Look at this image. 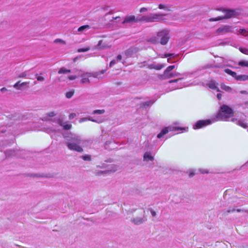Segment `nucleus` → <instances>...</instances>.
<instances>
[{
    "mask_svg": "<svg viewBox=\"0 0 248 248\" xmlns=\"http://www.w3.org/2000/svg\"><path fill=\"white\" fill-rule=\"evenodd\" d=\"M138 51V50L137 47H131L125 51L124 54L127 58H129L132 57Z\"/></svg>",
    "mask_w": 248,
    "mask_h": 248,
    "instance_id": "9b49d317",
    "label": "nucleus"
},
{
    "mask_svg": "<svg viewBox=\"0 0 248 248\" xmlns=\"http://www.w3.org/2000/svg\"><path fill=\"white\" fill-rule=\"evenodd\" d=\"M20 81H18L16 83H15L13 87L16 88V89H17V90H21L22 88H21V86H20Z\"/></svg>",
    "mask_w": 248,
    "mask_h": 248,
    "instance_id": "79ce46f5",
    "label": "nucleus"
},
{
    "mask_svg": "<svg viewBox=\"0 0 248 248\" xmlns=\"http://www.w3.org/2000/svg\"><path fill=\"white\" fill-rule=\"evenodd\" d=\"M71 72V70L69 69H66L64 67H62L60 69V70L58 71V73L60 74H66L67 73H70Z\"/></svg>",
    "mask_w": 248,
    "mask_h": 248,
    "instance_id": "cd10ccee",
    "label": "nucleus"
},
{
    "mask_svg": "<svg viewBox=\"0 0 248 248\" xmlns=\"http://www.w3.org/2000/svg\"><path fill=\"white\" fill-rule=\"evenodd\" d=\"M177 55L174 53H166L164 54V57H170L171 58V59L174 58Z\"/></svg>",
    "mask_w": 248,
    "mask_h": 248,
    "instance_id": "58836bf2",
    "label": "nucleus"
},
{
    "mask_svg": "<svg viewBox=\"0 0 248 248\" xmlns=\"http://www.w3.org/2000/svg\"><path fill=\"white\" fill-rule=\"evenodd\" d=\"M232 27L229 25L222 26L217 29L216 32L219 35L225 34L232 32Z\"/></svg>",
    "mask_w": 248,
    "mask_h": 248,
    "instance_id": "6e6552de",
    "label": "nucleus"
},
{
    "mask_svg": "<svg viewBox=\"0 0 248 248\" xmlns=\"http://www.w3.org/2000/svg\"><path fill=\"white\" fill-rule=\"evenodd\" d=\"M89 120H90L91 121H93V122H96V123H102V122H103L104 121L105 118L101 117V118H97L96 119H93L91 118H89Z\"/></svg>",
    "mask_w": 248,
    "mask_h": 248,
    "instance_id": "bb28decb",
    "label": "nucleus"
},
{
    "mask_svg": "<svg viewBox=\"0 0 248 248\" xmlns=\"http://www.w3.org/2000/svg\"><path fill=\"white\" fill-rule=\"evenodd\" d=\"M77 78V76H70L68 77V79L70 80H74L76 78Z\"/></svg>",
    "mask_w": 248,
    "mask_h": 248,
    "instance_id": "864d4df0",
    "label": "nucleus"
},
{
    "mask_svg": "<svg viewBox=\"0 0 248 248\" xmlns=\"http://www.w3.org/2000/svg\"><path fill=\"white\" fill-rule=\"evenodd\" d=\"M90 29V26L88 25H83L82 26H80L78 28V31L81 32L83 31H85L86 30H88Z\"/></svg>",
    "mask_w": 248,
    "mask_h": 248,
    "instance_id": "c756f323",
    "label": "nucleus"
},
{
    "mask_svg": "<svg viewBox=\"0 0 248 248\" xmlns=\"http://www.w3.org/2000/svg\"><path fill=\"white\" fill-rule=\"evenodd\" d=\"M4 153L6 156H11L16 155V151L14 150H6L4 152Z\"/></svg>",
    "mask_w": 248,
    "mask_h": 248,
    "instance_id": "aec40b11",
    "label": "nucleus"
},
{
    "mask_svg": "<svg viewBox=\"0 0 248 248\" xmlns=\"http://www.w3.org/2000/svg\"><path fill=\"white\" fill-rule=\"evenodd\" d=\"M81 82L83 83L89 82V79L87 78H83L81 79Z\"/></svg>",
    "mask_w": 248,
    "mask_h": 248,
    "instance_id": "a18cd8bd",
    "label": "nucleus"
},
{
    "mask_svg": "<svg viewBox=\"0 0 248 248\" xmlns=\"http://www.w3.org/2000/svg\"><path fill=\"white\" fill-rule=\"evenodd\" d=\"M166 14L161 13H150L147 15H139L136 17V22L145 21L147 22H158L163 19Z\"/></svg>",
    "mask_w": 248,
    "mask_h": 248,
    "instance_id": "7ed1b4c3",
    "label": "nucleus"
},
{
    "mask_svg": "<svg viewBox=\"0 0 248 248\" xmlns=\"http://www.w3.org/2000/svg\"><path fill=\"white\" fill-rule=\"evenodd\" d=\"M235 211H237V212H240L242 211V210L240 209H238L236 210L234 208H232L230 207L228 210L225 211V212H226L227 213H230L234 212Z\"/></svg>",
    "mask_w": 248,
    "mask_h": 248,
    "instance_id": "2f4dec72",
    "label": "nucleus"
},
{
    "mask_svg": "<svg viewBox=\"0 0 248 248\" xmlns=\"http://www.w3.org/2000/svg\"><path fill=\"white\" fill-rule=\"evenodd\" d=\"M224 71L225 73L232 76V77L234 78H235V77H236L237 74L235 72H233L229 69H226L224 70Z\"/></svg>",
    "mask_w": 248,
    "mask_h": 248,
    "instance_id": "b1692460",
    "label": "nucleus"
},
{
    "mask_svg": "<svg viewBox=\"0 0 248 248\" xmlns=\"http://www.w3.org/2000/svg\"><path fill=\"white\" fill-rule=\"evenodd\" d=\"M214 122H216V121H214V118H213L212 119L199 120L193 125V128L194 129L202 128L207 125L212 124Z\"/></svg>",
    "mask_w": 248,
    "mask_h": 248,
    "instance_id": "39448f33",
    "label": "nucleus"
},
{
    "mask_svg": "<svg viewBox=\"0 0 248 248\" xmlns=\"http://www.w3.org/2000/svg\"><path fill=\"white\" fill-rule=\"evenodd\" d=\"M154 156L152 155L151 153L149 152L145 153L143 155V160L144 161H149L154 160Z\"/></svg>",
    "mask_w": 248,
    "mask_h": 248,
    "instance_id": "f3484780",
    "label": "nucleus"
},
{
    "mask_svg": "<svg viewBox=\"0 0 248 248\" xmlns=\"http://www.w3.org/2000/svg\"><path fill=\"white\" fill-rule=\"evenodd\" d=\"M166 66V64H155V69L159 70Z\"/></svg>",
    "mask_w": 248,
    "mask_h": 248,
    "instance_id": "a19ab883",
    "label": "nucleus"
},
{
    "mask_svg": "<svg viewBox=\"0 0 248 248\" xmlns=\"http://www.w3.org/2000/svg\"><path fill=\"white\" fill-rule=\"evenodd\" d=\"M104 109H96L94 111H93L92 114H103L105 112Z\"/></svg>",
    "mask_w": 248,
    "mask_h": 248,
    "instance_id": "c9c22d12",
    "label": "nucleus"
},
{
    "mask_svg": "<svg viewBox=\"0 0 248 248\" xmlns=\"http://www.w3.org/2000/svg\"><path fill=\"white\" fill-rule=\"evenodd\" d=\"M147 11V9L144 7L140 8V13H143Z\"/></svg>",
    "mask_w": 248,
    "mask_h": 248,
    "instance_id": "6e6d98bb",
    "label": "nucleus"
},
{
    "mask_svg": "<svg viewBox=\"0 0 248 248\" xmlns=\"http://www.w3.org/2000/svg\"><path fill=\"white\" fill-rule=\"evenodd\" d=\"M239 93L241 94H248V92L246 91H241L239 92Z\"/></svg>",
    "mask_w": 248,
    "mask_h": 248,
    "instance_id": "052dcab7",
    "label": "nucleus"
},
{
    "mask_svg": "<svg viewBox=\"0 0 248 248\" xmlns=\"http://www.w3.org/2000/svg\"><path fill=\"white\" fill-rule=\"evenodd\" d=\"M136 17L134 16H128L125 17L122 24L126 23H136Z\"/></svg>",
    "mask_w": 248,
    "mask_h": 248,
    "instance_id": "4468645a",
    "label": "nucleus"
},
{
    "mask_svg": "<svg viewBox=\"0 0 248 248\" xmlns=\"http://www.w3.org/2000/svg\"><path fill=\"white\" fill-rule=\"evenodd\" d=\"M112 168V169H108V170H104V171H97L96 170H93V173L96 175H98V176H100L101 175H104V174H108L109 173V172H114L116 170V169H113V168L115 167V166H113V167H111Z\"/></svg>",
    "mask_w": 248,
    "mask_h": 248,
    "instance_id": "f8f14e48",
    "label": "nucleus"
},
{
    "mask_svg": "<svg viewBox=\"0 0 248 248\" xmlns=\"http://www.w3.org/2000/svg\"><path fill=\"white\" fill-rule=\"evenodd\" d=\"M76 115L75 113H72L71 114H70L69 115V119H73L74 118H75L76 117Z\"/></svg>",
    "mask_w": 248,
    "mask_h": 248,
    "instance_id": "5fc2aeb1",
    "label": "nucleus"
},
{
    "mask_svg": "<svg viewBox=\"0 0 248 248\" xmlns=\"http://www.w3.org/2000/svg\"><path fill=\"white\" fill-rule=\"evenodd\" d=\"M149 67L150 69H155V64H150L149 66Z\"/></svg>",
    "mask_w": 248,
    "mask_h": 248,
    "instance_id": "e2e57ef3",
    "label": "nucleus"
},
{
    "mask_svg": "<svg viewBox=\"0 0 248 248\" xmlns=\"http://www.w3.org/2000/svg\"><path fill=\"white\" fill-rule=\"evenodd\" d=\"M0 91H1V92H4V91H7V89H6V88H5V87H3V88H2L0 89Z\"/></svg>",
    "mask_w": 248,
    "mask_h": 248,
    "instance_id": "0e129e2a",
    "label": "nucleus"
},
{
    "mask_svg": "<svg viewBox=\"0 0 248 248\" xmlns=\"http://www.w3.org/2000/svg\"><path fill=\"white\" fill-rule=\"evenodd\" d=\"M27 78L29 79H33L35 78V76H37L38 75L37 74L34 75L33 73H31V70L27 71Z\"/></svg>",
    "mask_w": 248,
    "mask_h": 248,
    "instance_id": "c85d7f7f",
    "label": "nucleus"
},
{
    "mask_svg": "<svg viewBox=\"0 0 248 248\" xmlns=\"http://www.w3.org/2000/svg\"><path fill=\"white\" fill-rule=\"evenodd\" d=\"M184 128L176 127L173 126H170L166 127L164 128L157 135V138L158 139H160L163 137V136L169 133V132L171 131H176L184 129Z\"/></svg>",
    "mask_w": 248,
    "mask_h": 248,
    "instance_id": "0eeeda50",
    "label": "nucleus"
},
{
    "mask_svg": "<svg viewBox=\"0 0 248 248\" xmlns=\"http://www.w3.org/2000/svg\"><path fill=\"white\" fill-rule=\"evenodd\" d=\"M74 91H73V90L68 92L65 94L66 97L67 98H70L74 95Z\"/></svg>",
    "mask_w": 248,
    "mask_h": 248,
    "instance_id": "4c0bfd02",
    "label": "nucleus"
},
{
    "mask_svg": "<svg viewBox=\"0 0 248 248\" xmlns=\"http://www.w3.org/2000/svg\"><path fill=\"white\" fill-rule=\"evenodd\" d=\"M27 71H24L17 75V77L19 78H27Z\"/></svg>",
    "mask_w": 248,
    "mask_h": 248,
    "instance_id": "ea45409f",
    "label": "nucleus"
},
{
    "mask_svg": "<svg viewBox=\"0 0 248 248\" xmlns=\"http://www.w3.org/2000/svg\"><path fill=\"white\" fill-rule=\"evenodd\" d=\"M168 62L170 63H173L176 62V61H172V59H171V58H169L168 59Z\"/></svg>",
    "mask_w": 248,
    "mask_h": 248,
    "instance_id": "680f3d73",
    "label": "nucleus"
},
{
    "mask_svg": "<svg viewBox=\"0 0 248 248\" xmlns=\"http://www.w3.org/2000/svg\"><path fill=\"white\" fill-rule=\"evenodd\" d=\"M56 114L54 111H52L46 114V115L49 117H53L55 116Z\"/></svg>",
    "mask_w": 248,
    "mask_h": 248,
    "instance_id": "8fccbe9b",
    "label": "nucleus"
},
{
    "mask_svg": "<svg viewBox=\"0 0 248 248\" xmlns=\"http://www.w3.org/2000/svg\"><path fill=\"white\" fill-rule=\"evenodd\" d=\"M29 83V82H24L20 83V86H21V88H22L23 86H25Z\"/></svg>",
    "mask_w": 248,
    "mask_h": 248,
    "instance_id": "13d9d810",
    "label": "nucleus"
},
{
    "mask_svg": "<svg viewBox=\"0 0 248 248\" xmlns=\"http://www.w3.org/2000/svg\"><path fill=\"white\" fill-rule=\"evenodd\" d=\"M158 8L160 9H164L168 11L170 10L168 7L162 4H159Z\"/></svg>",
    "mask_w": 248,
    "mask_h": 248,
    "instance_id": "37998d69",
    "label": "nucleus"
},
{
    "mask_svg": "<svg viewBox=\"0 0 248 248\" xmlns=\"http://www.w3.org/2000/svg\"><path fill=\"white\" fill-rule=\"evenodd\" d=\"M148 210L151 212V215L153 217H155L156 216V212L154 211L152 208H150Z\"/></svg>",
    "mask_w": 248,
    "mask_h": 248,
    "instance_id": "09e8293b",
    "label": "nucleus"
},
{
    "mask_svg": "<svg viewBox=\"0 0 248 248\" xmlns=\"http://www.w3.org/2000/svg\"><path fill=\"white\" fill-rule=\"evenodd\" d=\"M35 77L37 78V80L42 81L44 80V78L41 76H35Z\"/></svg>",
    "mask_w": 248,
    "mask_h": 248,
    "instance_id": "603ef678",
    "label": "nucleus"
},
{
    "mask_svg": "<svg viewBox=\"0 0 248 248\" xmlns=\"http://www.w3.org/2000/svg\"><path fill=\"white\" fill-rule=\"evenodd\" d=\"M122 57L121 55H118L117 57H116V59H117V61H120L122 60Z\"/></svg>",
    "mask_w": 248,
    "mask_h": 248,
    "instance_id": "4d7b16f0",
    "label": "nucleus"
},
{
    "mask_svg": "<svg viewBox=\"0 0 248 248\" xmlns=\"http://www.w3.org/2000/svg\"><path fill=\"white\" fill-rule=\"evenodd\" d=\"M237 32L238 33L245 37H248V30L245 29H240Z\"/></svg>",
    "mask_w": 248,
    "mask_h": 248,
    "instance_id": "4be33fe9",
    "label": "nucleus"
},
{
    "mask_svg": "<svg viewBox=\"0 0 248 248\" xmlns=\"http://www.w3.org/2000/svg\"><path fill=\"white\" fill-rule=\"evenodd\" d=\"M61 125L62 126L63 129L65 130H69L72 127V125L67 123H63V124H61Z\"/></svg>",
    "mask_w": 248,
    "mask_h": 248,
    "instance_id": "a878e982",
    "label": "nucleus"
},
{
    "mask_svg": "<svg viewBox=\"0 0 248 248\" xmlns=\"http://www.w3.org/2000/svg\"><path fill=\"white\" fill-rule=\"evenodd\" d=\"M221 88L228 92H232V93H237V92L235 90L232 89L231 87L230 86H227L225 84H221Z\"/></svg>",
    "mask_w": 248,
    "mask_h": 248,
    "instance_id": "a211bd4d",
    "label": "nucleus"
},
{
    "mask_svg": "<svg viewBox=\"0 0 248 248\" xmlns=\"http://www.w3.org/2000/svg\"><path fill=\"white\" fill-rule=\"evenodd\" d=\"M239 65L243 67H248V61H241L239 62Z\"/></svg>",
    "mask_w": 248,
    "mask_h": 248,
    "instance_id": "f704fd0d",
    "label": "nucleus"
},
{
    "mask_svg": "<svg viewBox=\"0 0 248 248\" xmlns=\"http://www.w3.org/2000/svg\"><path fill=\"white\" fill-rule=\"evenodd\" d=\"M86 120V118H82V119H81L79 121V122H83V121H85Z\"/></svg>",
    "mask_w": 248,
    "mask_h": 248,
    "instance_id": "338daca9",
    "label": "nucleus"
},
{
    "mask_svg": "<svg viewBox=\"0 0 248 248\" xmlns=\"http://www.w3.org/2000/svg\"><path fill=\"white\" fill-rule=\"evenodd\" d=\"M184 78H179L178 79L174 80H171L169 81L170 83L176 84L174 86H172L171 90H174L178 89H181L183 87L181 83H179V81L183 79Z\"/></svg>",
    "mask_w": 248,
    "mask_h": 248,
    "instance_id": "9d476101",
    "label": "nucleus"
},
{
    "mask_svg": "<svg viewBox=\"0 0 248 248\" xmlns=\"http://www.w3.org/2000/svg\"><path fill=\"white\" fill-rule=\"evenodd\" d=\"M239 50L242 53L248 55V49L241 47Z\"/></svg>",
    "mask_w": 248,
    "mask_h": 248,
    "instance_id": "c03bdc74",
    "label": "nucleus"
},
{
    "mask_svg": "<svg viewBox=\"0 0 248 248\" xmlns=\"http://www.w3.org/2000/svg\"><path fill=\"white\" fill-rule=\"evenodd\" d=\"M236 106L238 108H242L243 109L248 108V101H245L243 103L237 104Z\"/></svg>",
    "mask_w": 248,
    "mask_h": 248,
    "instance_id": "5701e85b",
    "label": "nucleus"
},
{
    "mask_svg": "<svg viewBox=\"0 0 248 248\" xmlns=\"http://www.w3.org/2000/svg\"><path fill=\"white\" fill-rule=\"evenodd\" d=\"M90 49V46H87L84 48H80L78 49L77 51L78 52H86L88 51Z\"/></svg>",
    "mask_w": 248,
    "mask_h": 248,
    "instance_id": "e433bc0d",
    "label": "nucleus"
},
{
    "mask_svg": "<svg viewBox=\"0 0 248 248\" xmlns=\"http://www.w3.org/2000/svg\"><path fill=\"white\" fill-rule=\"evenodd\" d=\"M194 175V173H191L189 174V176H190V177H192V176H193Z\"/></svg>",
    "mask_w": 248,
    "mask_h": 248,
    "instance_id": "774afa93",
    "label": "nucleus"
},
{
    "mask_svg": "<svg viewBox=\"0 0 248 248\" xmlns=\"http://www.w3.org/2000/svg\"><path fill=\"white\" fill-rule=\"evenodd\" d=\"M64 138L66 139L65 145L68 149L79 153L83 151L82 147L86 145L89 141L83 138L81 136L76 134H69L64 135Z\"/></svg>",
    "mask_w": 248,
    "mask_h": 248,
    "instance_id": "f257e3e1",
    "label": "nucleus"
},
{
    "mask_svg": "<svg viewBox=\"0 0 248 248\" xmlns=\"http://www.w3.org/2000/svg\"><path fill=\"white\" fill-rule=\"evenodd\" d=\"M235 78L238 81H245L248 79V76L247 75H236Z\"/></svg>",
    "mask_w": 248,
    "mask_h": 248,
    "instance_id": "412c9836",
    "label": "nucleus"
},
{
    "mask_svg": "<svg viewBox=\"0 0 248 248\" xmlns=\"http://www.w3.org/2000/svg\"><path fill=\"white\" fill-rule=\"evenodd\" d=\"M233 114V109L226 105H222L217 115L214 117V121H226Z\"/></svg>",
    "mask_w": 248,
    "mask_h": 248,
    "instance_id": "f03ea898",
    "label": "nucleus"
},
{
    "mask_svg": "<svg viewBox=\"0 0 248 248\" xmlns=\"http://www.w3.org/2000/svg\"><path fill=\"white\" fill-rule=\"evenodd\" d=\"M221 97H222V94L221 93H218L217 94V99L219 100H221Z\"/></svg>",
    "mask_w": 248,
    "mask_h": 248,
    "instance_id": "bf43d9fd",
    "label": "nucleus"
},
{
    "mask_svg": "<svg viewBox=\"0 0 248 248\" xmlns=\"http://www.w3.org/2000/svg\"><path fill=\"white\" fill-rule=\"evenodd\" d=\"M146 220L147 218L144 214L143 215L142 217H136L132 218L130 219L131 222L135 225H141L144 223L145 222H146Z\"/></svg>",
    "mask_w": 248,
    "mask_h": 248,
    "instance_id": "1a4fd4ad",
    "label": "nucleus"
},
{
    "mask_svg": "<svg viewBox=\"0 0 248 248\" xmlns=\"http://www.w3.org/2000/svg\"><path fill=\"white\" fill-rule=\"evenodd\" d=\"M155 101H156V100L152 99V100H148V101L144 102H141L140 103V108H146L147 107H149L151 106H152L155 102Z\"/></svg>",
    "mask_w": 248,
    "mask_h": 248,
    "instance_id": "ddd939ff",
    "label": "nucleus"
},
{
    "mask_svg": "<svg viewBox=\"0 0 248 248\" xmlns=\"http://www.w3.org/2000/svg\"><path fill=\"white\" fill-rule=\"evenodd\" d=\"M237 124L241 127L246 128L248 127V125L244 123V122L242 120H238L236 122Z\"/></svg>",
    "mask_w": 248,
    "mask_h": 248,
    "instance_id": "7c9ffc66",
    "label": "nucleus"
},
{
    "mask_svg": "<svg viewBox=\"0 0 248 248\" xmlns=\"http://www.w3.org/2000/svg\"><path fill=\"white\" fill-rule=\"evenodd\" d=\"M223 66V65L221 63H219L217 64H207L204 65V68L208 69L210 68H220Z\"/></svg>",
    "mask_w": 248,
    "mask_h": 248,
    "instance_id": "6ab92c4d",
    "label": "nucleus"
},
{
    "mask_svg": "<svg viewBox=\"0 0 248 248\" xmlns=\"http://www.w3.org/2000/svg\"><path fill=\"white\" fill-rule=\"evenodd\" d=\"M149 41L154 44H157L159 43V40L157 36L151 38L149 40Z\"/></svg>",
    "mask_w": 248,
    "mask_h": 248,
    "instance_id": "393cba45",
    "label": "nucleus"
},
{
    "mask_svg": "<svg viewBox=\"0 0 248 248\" xmlns=\"http://www.w3.org/2000/svg\"><path fill=\"white\" fill-rule=\"evenodd\" d=\"M107 166V165L105 163H102L100 165H97L96 167L104 169L106 168Z\"/></svg>",
    "mask_w": 248,
    "mask_h": 248,
    "instance_id": "de8ad7c7",
    "label": "nucleus"
},
{
    "mask_svg": "<svg viewBox=\"0 0 248 248\" xmlns=\"http://www.w3.org/2000/svg\"><path fill=\"white\" fill-rule=\"evenodd\" d=\"M224 12L225 14L224 16H218L216 18H211L209 19V20L210 21H217L224 18H230L235 16L236 14V11L233 10L226 9L224 10Z\"/></svg>",
    "mask_w": 248,
    "mask_h": 248,
    "instance_id": "423d86ee",
    "label": "nucleus"
},
{
    "mask_svg": "<svg viewBox=\"0 0 248 248\" xmlns=\"http://www.w3.org/2000/svg\"><path fill=\"white\" fill-rule=\"evenodd\" d=\"M116 63V61L115 60H113L109 63V67H112L114 64Z\"/></svg>",
    "mask_w": 248,
    "mask_h": 248,
    "instance_id": "3c124183",
    "label": "nucleus"
},
{
    "mask_svg": "<svg viewBox=\"0 0 248 248\" xmlns=\"http://www.w3.org/2000/svg\"><path fill=\"white\" fill-rule=\"evenodd\" d=\"M157 36L159 40V43L162 45H166L170 38V31L168 29H163L157 33Z\"/></svg>",
    "mask_w": 248,
    "mask_h": 248,
    "instance_id": "20e7f679",
    "label": "nucleus"
},
{
    "mask_svg": "<svg viewBox=\"0 0 248 248\" xmlns=\"http://www.w3.org/2000/svg\"><path fill=\"white\" fill-rule=\"evenodd\" d=\"M181 75H182V74H181L179 73L176 72H172V73H170V74H169V76L168 77V78H170L172 77H179Z\"/></svg>",
    "mask_w": 248,
    "mask_h": 248,
    "instance_id": "72a5a7b5",
    "label": "nucleus"
},
{
    "mask_svg": "<svg viewBox=\"0 0 248 248\" xmlns=\"http://www.w3.org/2000/svg\"><path fill=\"white\" fill-rule=\"evenodd\" d=\"M176 67H177V66H176L175 65H170V66H168L164 72V76L165 78H168V77L169 76V74H170V72L172 70L174 69Z\"/></svg>",
    "mask_w": 248,
    "mask_h": 248,
    "instance_id": "2eb2a0df",
    "label": "nucleus"
},
{
    "mask_svg": "<svg viewBox=\"0 0 248 248\" xmlns=\"http://www.w3.org/2000/svg\"><path fill=\"white\" fill-rule=\"evenodd\" d=\"M84 161H91V156L89 155H81L80 157Z\"/></svg>",
    "mask_w": 248,
    "mask_h": 248,
    "instance_id": "473e14b6",
    "label": "nucleus"
},
{
    "mask_svg": "<svg viewBox=\"0 0 248 248\" xmlns=\"http://www.w3.org/2000/svg\"><path fill=\"white\" fill-rule=\"evenodd\" d=\"M200 171L202 174L209 173L208 170H207L206 169H200Z\"/></svg>",
    "mask_w": 248,
    "mask_h": 248,
    "instance_id": "49530a36",
    "label": "nucleus"
},
{
    "mask_svg": "<svg viewBox=\"0 0 248 248\" xmlns=\"http://www.w3.org/2000/svg\"><path fill=\"white\" fill-rule=\"evenodd\" d=\"M217 84L216 81L213 80L209 81L207 83V85L211 89L217 90V92H219L218 88L217 86Z\"/></svg>",
    "mask_w": 248,
    "mask_h": 248,
    "instance_id": "dca6fc26",
    "label": "nucleus"
},
{
    "mask_svg": "<svg viewBox=\"0 0 248 248\" xmlns=\"http://www.w3.org/2000/svg\"><path fill=\"white\" fill-rule=\"evenodd\" d=\"M231 121L233 122H234L235 121H237V119H235V118H232V119Z\"/></svg>",
    "mask_w": 248,
    "mask_h": 248,
    "instance_id": "69168bd1",
    "label": "nucleus"
}]
</instances>
